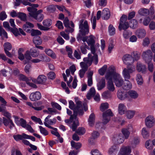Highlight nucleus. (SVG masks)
<instances>
[{
  "instance_id": "nucleus-1",
  "label": "nucleus",
  "mask_w": 155,
  "mask_h": 155,
  "mask_svg": "<svg viewBox=\"0 0 155 155\" xmlns=\"http://www.w3.org/2000/svg\"><path fill=\"white\" fill-rule=\"evenodd\" d=\"M135 70V66H131L130 68L128 67L127 68H124L122 71V75L124 79L125 82L122 77L119 74L116 72L115 67L113 65L108 68L107 71L110 72V76L113 80L116 86L118 87L122 86L124 89L126 90L131 88V83L128 80L130 78V74L132 73Z\"/></svg>"
},
{
  "instance_id": "nucleus-2",
  "label": "nucleus",
  "mask_w": 155,
  "mask_h": 155,
  "mask_svg": "<svg viewBox=\"0 0 155 155\" xmlns=\"http://www.w3.org/2000/svg\"><path fill=\"white\" fill-rule=\"evenodd\" d=\"M83 61L80 63V66L82 69L87 71L88 67L91 65L92 62L95 65L97 64L98 61V56L97 54L89 53L87 57L83 59Z\"/></svg>"
},
{
  "instance_id": "nucleus-3",
  "label": "nucleus",
  "mask_w": 155,
  "mask_h": 155,
  "mask_svg": "<svg viewBox=\"0 0 155 155\" xmlns=\"http://www.w3.org/2000/svg\"><path fill=\"white\" fill-rule=\"evenodd\" d=\"M75 102L77 104L76 106H75L74 102L72 101H69V107L74 111V115L78 114L82 115L84 114L83 107L81 102L77 98H75Z\"/></svg>"
},
{
  "instance_id": "nucleus-4",
  "label": "nucleus",
  "mask_w": 155,
  "mask_h": 155,
  "mask_svg": "<svg viewBox=\"0 0 155 155\" xmlns=\"http://www.w3.org/2000/svg\"><path fill=\"white\" fill-rule=\"evenodd\" d=\"M27 10L29 12L30 16L38 21L40 22L43 19L44 15L41 13L42 12V10L37 11V9L36 8H28Z\"/></svg>"
},
{
  "instance_id": "nucleus-5",
  "label": "nucleus",
  "mask_w": 155,
  "mask_h": 155,
  "mask_svg": "<svg viewBox=\"0 0 155 155\" xmlns=\"http://www.w3.org/2000/svg\"><path fill=\"white\" fill-rule=\"evenodd\" d=\"M94 39V37L91 35L89 37H83L82 38V40L84 42L86 41L88 46L90 47L91 54H95V49L94 46L95 42Z\"/></svg>"
},
{
  "instance_id": "nucleus-6",
  "label": "nucleus",
  "mask_w": 155,
  "mask_h": 155,
  "mask_svg": "<svg viewBox=\"0 0 155 155\" xmlns=\"http://www.w3.org/2000/svg\"><path fill=\"white\" fill-rule=\"evenodd\" d=\"M79 31L83 35L87 34L89 32V26L87 21L82 19L79 21Z\"/></svg>"
},
{
  "instance_id": "nucleus-7",
  "label": "nucleus",
  "mask_w": 155,
  "mask_h": 155,
  "mask_svg": "<svg viewBox=\"0 0 155 155\" xmlns=\"http://www.w3.org/2000/svg\"><path fill=\"white\" fill-rule=\"evenodd\" d=\"M109 72L107 70L105 76V78L108 80L107 83V87L109 91L113 92L115 90V88L113 82L112 78L110 76Z\"/></svg>"
},
{
  "instance_id": "nucleus-8",
  "label": "nucleus",
  "mask_w": 155,
  "mask_h": 155,
  "mask_svg": "<svg viewBox=\"0 0 155 155\" xmlns=\"http://www.w3.org/2000/svg\"><path fill=\"white\" fill-rule=\"evenodd\" d=\"M129 25L127 21V16L123 15L121 17L120 20L119 25L118 28L120 31L122 29L125 30L129 27Z\"/></svg>"
},
{
  "instance_id": "nucleus-9",
  "label": "nucleus",
  "mask_w": 155,
  "mask_h": 155,
  "mask_svg": "<svg viewBox=\"0 0 155 155\" xmlns=\"http://www.w3.org/2000/svg\"><path fill=\"white\" fill-rule=\"evenodd\" d=\"M76 70V68L75 65H72L70 67L69 69H68L66 70V76L67 77L69 78V80L67 82L68 86L69 87H72L71 83L73 80L72 77L70 75V71H71V74L74 75V72Z\"/></svg>"
},
{
  "instance_id": "nucleus-10",
  "label": "nucleus",
  "mask_w": 155,
  "mask_h": 155,
  "mask_svg": "<svg viewBox=\"0 0 155 155\" xmlns=\"http://www.w3.org/2000/svg\"><path fill=\"white\" fill-rule=\"evenodd\" d=\"M51 115H49L47 116L45 119L44 123L45 126L49 128L52 129L53 127L51 125L54 124L56 122V118H54L51 119Z\"/></svg>"
},
{
  "instance_id": "nucleus-11",
  "label": "nucleus",
  "mask_w": 155,
  "mask_h": 155,
  "mask_svg": "<svg viewBox=\"0 0 155 155\" xmlns=\"http://www.w3.org/2000/svg\"><path fill=\"white\" fill-rule=\"evenodd\" d=\"M18 78L20 80L25 81L28 85L32 87L35 88L37 87L35 84L31 82L32 78H28L22 74H20L19 75Z\"/></svg>"
},
{
  "instance_id": "nucleus-12",
  "label": "nucleus",
  "mask_w": 155,
  "mask_h": 155,
  "mask_svg": "<svg viewBox=\"0 0 155 155\" xmlns=\"http://www.w3.org/2000/svg\"><path fill=\"white\" fill-rule=\"evenodd\" d=\"M145 122L146 126L148 128H151L155 125V120L153 117L150 115L146 117Z\"/></svg>"
},
{
  "instance_id": "nucleus-13",
  "label": "nucleus",
  "mask_w": 155,
  "mask_h": 155,
  "mask_svg": "<svg viewBox=\"0 0 155 155\" xmlns=\"http://www.w3.org/2000/svg\"><path fill=\"white\" fill-rule=\"evenodd\" d=\"M113 114L110 109L108 110L103 114V123L104 124H107L110 120V117L112 116Z\"/></svg>"
},
{
  "instance_id": "nucleus-14",
  "label": "nucleus",
  "mask_w": 155,
  "mask_h": 155,
  "mask_svg": "<svg viewBox=\"0 0 155 155\" xmlns=\"http://www.w3.org/2000/svg\"><path fill=\"white\" fill-rule=\"evenodd\" d=\"M124 140V136L121 134L115 135L112 139L113 143L116 144H120L123 143Z\"/></svg>"
},
{
  "instance_id": "nucleus-15",
  "label": "nucleus",
  "mask_w": 155,
  "mask_h": 155,
  "mask_svg": "<svg viewBox=\"0 0 155 155\" xmlns=\"http://www.w3.org/2000/svg\"><path fill=\"white\" fill-rule=\"evenodd\" d=\"M153 54L150 50L143 52L142 56L145 62L151 61L153 57Z\"/></svg>"
},
{
  "instance_id": "nucleus-16",
  "label": "nucleus",
  "mask_w": 155,
  "mask_h": 155,
  "mask_svg": "<svg viewBox=\"0 0 155 155\" xmlns=\"http://www.w3.org/2000/svg\"><path fill=\"white\" fill-rule=\"evenodd\" d=\"M124 63L127 65H130L134 61V59L131 55L129 54H126L123 58Z\"/></svg>"
},
{
  "instance_id": "nucleus-17",
  "label": "nucleus",
  "mask_w": 155,
  "mask_h": 155,
  "mask_svg": "<svg viewBox=\"0 0 155 155\" xmlns=\"http://www.w3.org/2000/svg\"><path fill=\"white\" fill-rule=\"evenodd\" d=\"M13 117L15 119V122L18 125L21 126L25 128L28 124L26 120L22 118L19 119L15 116H13Z\"/></svg>"
},
{
  "instance_id": "nucleus-18",
  "label": "nucleus",
  "mask_w": 155,
  "mask_h": 155,
  "mask_svg": "<svg viewBox=\"0 0 155 155\" xmlns=\"http://www.w3.org/2000/svg\"><path fill=\"white\" fill-rule=\"evenodd\" d=\"M130 147L129 146H123L120 150L118 155H127L131 152Z\"/></svg>"
},
{
  "instance_id": "nucleus-19",
  "label": "nucleus",
  "mask_w": 155,
  "mask_h": 155,
  "mask_svg": "<svg viewBox=\"0 0 155 155\" xmlns=\"http://www.w3.org/2000/svg\"><path fill=\"white\" fill-rule=\"evenodd\" d=\"M41 94L39 91H36L35 92L31 93L29 96L30 100L32 101L38 100L40 99Z\"/></svg>"
},
{
  "instance_id": "nucleus-20",
  "label": "nucleus",
  "mask_w": 155,
  "mask_h": 155,
  "mask_svg": "<svg viewBox=\"0 0 155 155\" xmlns=\"http://www.w3.org/2000/svg\"><path fill=\"white\" fill-rule=\"evenodd\" d=\"M46 80V77L44 75H39L37 80L33 78L31 79V81L33 82H36L39 84H43L45 82Z\"/></svg>"
},
{
  "instance_id": "nucleus-21",
  "label": "nucleus",
  "mask_w": 155,
  "mask_h": 155,
  "mask_svg": "<svg viewBox=\"0 0 155 155\" xmlns=\"http://www.w3.org/2000/svg\"><path fill=\"white\" fill-rule=\"evenodd\" d=\"M118 113L122 115L125 114L127 111V107L125 104L120 103L118 105Z\"/></svg>"
},
{
  "instance_id": "nucleus-22",
  "label": "nucleus",
  "mask_w": 155,
  "mask_h": 155,
  "mask_svg": "<svg viewBox=\"0 0 155 155\" xmlns=\"http://www.w3.org/2000/svg\"><path fill=\"white\" fill-rule=\"evenodd\" d=\"M136 69L138 72H141L143 73H146L147 71V68L145 65L139 62L137 64Z\"/></svg>"
},
{
  "instance_id": "nucleus-23",
  "label": "nucleus",
  "mask_w": 155,
  "mask_h": 155,
  "mask_svg": "<svg viewBox=\"0 0 155 155\" xmlns=\"http://www.w3.org/2000/svg\"><path fill=\"white\" fill-rule=\"evenodd\" d=\"M127 97H129L132 99H136L139 96L138 93L136 91L131 90L127 92Z\"/></svg>"
},
{
  "instance_id": "nucleus-24",
  "label": "nucleus",
  "mask_w": 155,
  "mask_h": 155,
  "mask_svg": "<svg viewBox=\"0 0 155 155\" xmlns=\"http://www.w3.org/2000/svg\"><path fill=\"white\" fill-rule=\"evenodd\" d=\"M146 31L144 29H141L137 30L135 32V34L139 38H142L146 35Z\"/></svg>"
},
{
  "instance_id": "nucleus-25",
  "label": "nucleus",
  "mask_w": 155,
  "mask_h": 155,
  "mask_svg": "<svg viewBox=\"0 0 155 155\" xmlns=\"http://www.w3.org/2000/svg\"><path fill=\"white\" fill-rule=\"evenodd\" d=\"M119 147L117 145H114L109 149L108 153L109 155L115 154L118 150Z\"/></svg>"
},
{
  "instance_id": "nucleus-26",
  "label": "nucleus",
  "mask_w": 155,
  "mask_h": 155,
  "mask_svg": "<svg viewBox=\"0 0 155 155\" xmlns=\"http://www.w3.org/2000/svg\"><path fill=\"white\" fill-rule=\"evenodd\" d=\"M102 17L105 20L109 18L110 16V13L109 9L107 8L104 9L102 12Z\"/></svg>"
},
{
  "instance_id": "nucleus-27",
  "label": "nucleus",
  "mask_w": 155,
  "mask_h": 155,
  "mask_svg": "<svg viewBox=\"0 0 155 155\" xmlns=\"http://www.w3.org/2000/svg\"><path fill=\"white\" fill-rule=\"evenodd\" d=\"M36 0H23V2L22 3L23 5H28L31 6V7H29L28 8H36L38 6V4H31V3L28 2V1L30 2H34Z\"/></svg>"
},
{
  "instance_id": "nucleus-28",
  "label": "nucleus",
  "mask_w": 155,
  "mask_h": 155,
  "mask_svg": "<svg viewBox=\"0 0 155 155\" xmlns=\"http://www.w3.org/2000/svg\"><path fill=\"white\" fill-rule=\"evenodd\" d=\"M117 96L120 100H124L127 97V93H124L123 91L119 90L117 92Z\"/></svg>"
},
{
  "instance_id": "nucleus-29",
  "label": "nucleus",
  "mask_w": 155,
  "mask_h": 155,
  "mask_svg": "<svg viewBox=\"0 0 155 155\" xmlns=\"http://www.w3.org/2000/svg\"><path fill=\"white\" fill-rule=\"evenodd\" d=\"M34 27L33 24L30 22H26L23 25L22 28L25 31L29 32L30 31V28H33Z\"/></svg>"
},
{
  "instance_id": "nucleus-30",
  "label": "nucleus",
  "mask_w": 155,
  "mask_h": 155,
  "mask_svg": "<svg viewBox=\"0 0 155 155\" xmlns=\"http://www.w3.org/2000/svg\"><path fill=\"white\" fill-rule=\"evenodd\" d=\"M77 115H76L75 116V115H74V117L73 122L72 126L71 127V128L73 131H75V130L77 126L79 125L78 120L77 118Z\"/></svg>"
},
{
  "instance_id": "nucleus-31",
  "label": "nucleus",
  "mask_w": 155,
  "mask_h": 155,
  "mask_svg": "<svg viewBox=\"0 0 155 155\" xmlns=\"http://www.w3.org/2000/svg\"><path fill=\"white\" fill-rule=\"evenodd\" d=\"M45 52L47 55L51 57L52 58L55 59L56 58V55L55 54L51 49L46 48L45 49Z\"/></svg>"
},
{
  "instance_id": "nucleus-32",
  "label": "nucleus",
  "mask_w": 155,
  "mask_h": 155,
  "mask_svg": "<svg viewBox=\"0 0 155 155\" xmlns=\"http://www.w3.org/2000/svg\"><path fill=\"white\" fill-rule=\"evenodd\" d=\"M141 135L143 138L147 139L150 135L149 131L146 127H143L141 130Z\"/></svg>"
},
{
  "instance_id": "nucleus-33",
  "label": "nucleus",
  "mask_w": 155,
  "mask_h": 155,
  "mask_svg": "<svg viewBox=\"0 0 155 155\" xmlns=\"http://www.w3.org/2000/svg\"><path fill=\"white\" fill-rule=\"evenodd\" d=\"M129 128H123L122 129L121 132L122 135L124 136V139H127L129 137L130 134Z\"/></svg>"
},
{
  "instance_id": "nucleus-34",
  "label": "nucleus",
  "mask_w": 155,
  "mask_h": 155,
  "mask_svg": "<svg viewBox=\"0 0 155 155\" xmlns=\"http://www.w3.org/2000/svg\"><path fill=\"white\" fill-rule=\"evenodd\" d=\"M105 86V81L104 78H102L101 81L97 84V88L98 90L100 91L103 89Z\"/></svg>"
},
{
  "instance_id": "nucleus-35",
  "label": "nucleus",
  "mask_w": 155,
  "mask_h": 155,
  "mask_svg": "<svg viewBox=\"0 0 155 155\" xmlns=\"http://www.w3.org/2000/svg\"><path fill=\"white\" fill-rule=\"evenodd\" d=\"M96 91L94 88L93 87L91 88L87 95V98L88 99L90 100L92 97L95 94Z\"/></svg>"
},
{
  "instance_id": "nucleus-36",
  "label": "nucleus",
  "mask_w": 155,
  "mask_h": 155,
  "mask_svg": "<svg viewBox=\"0 0 155 155\" xmlns=\"http://www.w3.org/2000/svg\"><path fill=\"white\" fill-rule=\"evenodd\" d=\"M142 19L140 18L139 20V22L140 23H142L144 25L147 26L150 21V19L149 17H145L142 21Z\"/></svg>"
},
{
  "instance_id": "nucleus-37",
  "label": "nucleus",
  "mask_w": 155,
  "mask_h": 155,
  "mask_svg": "<svg viewBox=\"0 0 155 155\" xmlns=\"http://www.w3.org/2000/svg\"><path fill=\"white\" fill-rule=\"evenodd\" d=\"M138 13L141 15L146 16L149 15L150 13V11L147 9L142 8L139 10Z\"/></svg>"
},
{
  "instance_id": "nucleus-38",
  "label": "nucleus",
  "mask_w": 155,
  "mask_h": 155,
  "mask_svg": "<svg viewBox=\"0 0 155 155\" xmlns=\"http://www.w3.org/2000/svg\"><path fill=\"white\" fill-rule=\"evenodd\" d=\"M43 25L45 27H47L48 29V30L50 29L49 27L51 26L52 24L51 20L50 19H47L44 20L43 21Z\"/></svg>"
},
{
  "instance_id": "nucleus-39",
  "label": "nucleus",
  "mask_w": 155,
  "mask_h": 155,
  "mask_svg": "<svg viewBox=\"0 0 155 155\" xmlns=\"http://www.w3.org/2000/svg\"><path fill=\"white\" fill-rule=\"evenodd\" d=\"M136 113V111L133 110H128L127 111L126 113V117L128 119L132 118Z\"/></svg>"
},
{
  "instance_id": "nucleus-40",
  "label": "nucleus",
  "mask_w": 155,
  "mask_h": 155,
  "mask_svg": "<svg viewBox=\"0 0 155 155\" xmlns=\"http://www.w3.org/2000/svg\"><path fill=\"white\" fill-rule=\"evenodd\" d=\"M129 26L131 28L135 29L138 26V22L137 20L133 19L130 21Z\"/></svg>"
},
{
  "instance_id": "nucleus-41",
  "label": "nucleus",
  "mask_w": 155,
  "mask_h": 155,
  "mask_svg": "<svg viewBox=\"0 0 155 155\" xmlns=\"http://www.w3.org/2000/svg\"><path fill=\"white\" fill-rule=\"evenodd\" d=\"M95 120V116L94 114H91L89 116L88 119V122L89 125L90 126H92L94 124Z\"/></svg>"
},
{
  "instance_id": "nucleus-42",
  "label": "nucleus",
  "mask_w": 155,
  "mask_h": 155,
  "mask_svg": "<svg viewBox=\"0 0 155 155\" xmlns=\"http://www.w3.org/2000/svg\"><path fill=\"white\" fill-rule=\"evenodd\" d=\"M102 96L104 98L109 99L111 97L112 95L110 91H107L103 93Z\"/></svg>"
},
{
  "instance_id": "nucleus-43",
  "label": "nucleus",
  "mask_w": 155,
  "mask_h": 155,
  "mask_svg": "<svg viewBox=\"0 0 155 155\" xmlns=\"http://www.w3.org/2000/svg\"><path fill=\"white\" fill-rule=\"evenodd\" d=\"M30 52L31 55L33 57H37L39 54V52L34 48H31Z\"/></svg>"
},
{
  "instance_id": "nucleus-44",
  "label": "nucleus",
  "mask_w": 155,
  "mask_h": 155,
  "mask_svg": "<svg viewBox=\"0 0 155 155\" xmlns=\"http://www.w3.org/2000/svg\"><path fill=\"white\" fill-rule=\"evenodd\" d=\"M18 17L22 21H25L27 20V15L25 13L18 12Z\"/></svg>"
},
{
  "instance_id": "nucleus-45",
  "label": "nucleus",
  "mask_w": 155,
  "mask_h": 155,
  "mask_svg": "<svg viewBox=\"0 0 155 155\" xmlns=\"http://www.w3.org/2000/svg\"><path fill=\"white\" fill-rule=\"evenodd\" d=\"M109 67L108 68H109ZM108 68H107V66L106 65H104L101 68L99 69L98 71L99 74L101 75H103L104 74L105 71L107 70ZM107 71H106V72Z\"/></svg>"
},
{
  "instance_id": "nucleus-46",
  "label": "nucleus",
  "mask_w": 155,
  "mask_h": 155,
  "mask_svg": "<svg viewBox=\"0 0 155 155\" xmlns=\"http://www.w3.org/2000/svg\"><path fill=\"white\" fill-rule=\"evenodd\" d=\"M33 41L34 43L36 45H41L42 42L41 38L38 36H36L34 38Z\"/></svg>"
},
{
  "instance_id": "nucleus-47",
  "label": "nucleus",
  "mask_w": 155,
  "mask_h": 155,
  "mask_svg": "<svg viewBox=\"0 0 155 155\" xmlns=\"http://www.w3.org/2000/svg\"><path fill=\"white\" fill-rule=\"evenodd\" d=\"M109 107V104L107 102H105L102 103L100 107V110L103 112L105 110L107 109Z\"/></svg>"
},
{
  "instance_id": "nucleus-48",
  "label": "nucleus",
  "mask_w": 155,
  "mask_h": 155,
  "mask_svg": "<svg viewBox=\"0 0 155 155\" xmlns=\"http://www.w3.org/2000/svg\"><path fill=\"white\" fill-rule=\"evenodd\" d=\"M26 104L28 106L30 107H31L34 109V110H41L43 107H34L33 106V104L32 103L29 102L27 101L26 102Z\"/></svg>"
},
{
  "instance_id": "nucleus-49",
  "label": "nucleus",
  "mask_w": 155,
  "mask_h": 155,
  "mask_svg": "<svg viewBox=\"0 0 155 155\" xmlns=\"http://www.w3.org/2000/svg\"><path fill=\"white\" fill-rule=\"evenodd\" d=\"M71 144L72 147L76 149L80 148L81 146V144L79 143H75L73 141L71 142Z\"/></svg>"
},
{
  "instance_id": "nucleus-50",
  "label": "nucleus",
  "mask_w": 155,
  "mask_h": 155,
  "mask_svg": "<svg viewBox=\"0 0 155 155\" xmlns=\"http://www.w3.org/2000/svg\"><path fill=\"white\" fill-rule=\"evenodd\" d=\"M152 142V141L150 140H148L146 142L145 146L147 149L151 150L153 148V144H151Z\"/></svg>"
},
{
  "instance_id": "nucleus-51",
  "label": "nucleus",
  "mask_w": 155,
  "mask_h": 155,
  "mask_svg": "<svg viewBox=\"0 0 155 155\" xmlns=\"http://www.w3.org/2000/svg\"><path fill=\"white\" fill-rule=\"evenodd\" d=\"M147 64V68L148 70L151 72L153 71L154 70V66L153 63L151 61H148L146 62Z\"/></svg>"
},
{
  "instance_id": "nucleus-52",
  "label": "nucleus",
  "mask_w": 155,
  "mask_h": 155,
  "mask_svg": "<svg viewBox=\"0 0 155 155\" xmlns=\"http://www.w3.org/2000/svg\"><path fill=\"white\" fill-rule=\"evenodd\" d=\"M139 143L140 140L139 138L138 137L134 138L131 143L132 147H135Z\"/></svg>"
},
{
  "instance_id": "nucleus-53",
  "label": "nucleus",
  "mask_w": 155,
  "mask_h": 155,
  "mask_svg": "<svg viewBox=\"0 0 155 155\" xmlns=\"http://www.w3.org/2000/svg\"><path fill=\"white\" fill-rule=\"evenodd\" d=\"M77 133L80 135H83L85 132V129L82 127H79L76 131Z\"/></svg>"
},
{
  "instance_id": "nucleus-54",
  "label": "nucleus",
  "mask_w": 155,
  "mask_h": 155,
  "mask_svg": "<svg viewBox=\"0 0 155 155\" xmlns=\"http://www.w3.org/2000/svg\"><path fill=\"white\" fill-rule=\"evenodd\" d=\"M108 30L110 35H114L115 33V28L112 25H110L108 27Z\"/></svg>"
},
{
  "instance_id": "nucleus-55",
  "label": "nucleus",
  "mask_w": 155,
  "mask_h": 155,
  "mask_svg": "<svg viewBox=\"0 0 155 155\" xmlns=\"http://www.w3.org/2000/svg\"><path fill=\"white\" fill-rule=\"evenodd\" d=\"M41 32L38 30L32 29L31 30V35L32 36H36L41 35Z\"/></svg>"
},
{
  "instance_id": "nucleus-56",
  "label": "nucleus",
  "mask_w": 155,
  "mask_h": 155,
  "mask_svg": "<svg viewBox=\"0 0 155 155\" xmlns=\"http://www.w3.org/2000/svg\"><path fill=\"white\" fill-rule=\"evenodd\" d=\"M131 56L135 61H137L140 58V54L137 51H134L131 54Z\"/></svg>"
},
{
  "instance_id": "nucleus-57",
  "label": "nucleus",
  "mask_w": 155,
  "mask_h": 155,
  "mask_svg": "<svg viewBox=\"0 0 155 155\" xmlns=\"http://www.w3.org/2000/svg\"><path fill=\"white\" fill-rule=\"evenodd\" d=\"M0 35L6 38H8L7 33L1 27H0Z\"/></svg>"
},
{
  "instance_id": "nucleus-58",
  "label": "nucleus",
  "mask_w": 155,
  "mask_h": 155,
  "mask_svg": "<svg viewBox=\"0 0 155 155\" xmlns=\"http://www.w3.org/2000/svg\"><path fill=\"white\" fill-rule=\"evenodd\" d=\"M66 49L67 52H68V56L70 58H73V57L72 55V51L71 48L70 47L67 46L66 47Z\"/></svg>"
},
{
  "instance_id": "nucleus-59",
  "label": "nucleus",
  "mask_w": 155,
  "mask_h": 155,
  "mask_svg": "<svg viewBox=\"0 0 155 155\" xmlns=\"http://www.w3.org/2000/svg\"><path fill=\"white\" fill-rule=\"evenodd\" d=\"M39 128L40 133L45 136L47 135L48 134V132L43 127L41 126H39Z\"/></svg>"
},
{
  "instance_id": "nucleus-60",
  "label": "nucleus",
  "mask_w": 155,
  "mask_h": 155,
  "mask_svg": "<svg viewBox=\"0 0 155 155\" xmlns=\"http://www.w3.org/2000/svg\"><path fill=\"white\" fill-rule=\"evenodd\" d=\"M4 50H10L12 48L11 44L8 42L5 43L4 45Z\"/></svg>"
},
{
  "instance_id": "nucleus-61",
  "label": "nucleus",
  "mask_w": 155,
  "mask_h": 155,
  "mask_svg": "<svg viewBox=\"0 0 155 155\" xmlns=\"http://www.w3.org/2000/svg\"><path fill=\"white\" fill-rule=\"evenodd\" d=\"M31 118L34 122L38 123L40 125H42L43 124L41 119L39 118H38L35 116H33L31 117Z\"/></svg>"
},
{
  "instance_id": "nucleus-62",
  "label": "nucleus",
  "mask_w": 155,
  "mask_h": 155,
  "mask_svg": "<svg viewBox=\"0 0 155 155\" xmlns=\"http://www.w3.org/2000/svg\"><path fill=\"white\" fill-rule=\"evenodd\" d=\"M136 80L138 84L141 85L143 83V80L142 76L140 74H137V76Z\"/></svg>"
},
{
  "instance_id": "nucleus-63",
  "label": "nucleus",
  "mask_w": 155,
  "mask_h": 155,
  "mask_svg": "<svg viewBox=\"0 0 155 155\" xmlns=\"http://www.w3.org/2000/svg\"><path fill=\"white\" fill-rule=\"evenodd\" d=\"M91 153V155H103L100 152L96 149L92 150Z\"/></svg>"
},
{
  "instance_id": "nucleus-64",
  "label": "nucleus",
  "mask_w": 155,
  "mask_h": 155,
  "mask_svg": "<svg viewBox=\"0 0 155 155\" xmlns=\"http://www.w3.org/2000/svg\"><path fill=\"white\" fill-rule=\"evenodd\" d=\"M132 35V32L128 31H124L123 32V36L124 38L125 39H128L130 35Z\"/></svg>"
}]
</instances>
